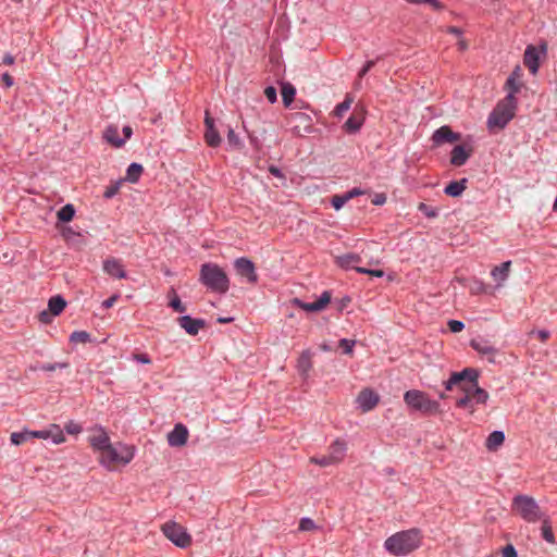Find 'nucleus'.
Segmentation results:
<instances>
[{
    "mask_svg": "<svg viewBox=\"0 0 557 557\" xmlns=\"http://www.w3.org/2000/svg\"><path fill=\"white\" fill-rule=\"evenodd\" d=\"M362 124H363L362 116L351 115L344 123L343 127L348 134H355L361 128Z\"/></svg>",
    "mask_w": 557,
    "mask_h": 557,
    "instance_id": "obj_33",
    "label": "nucleus"
},
{
    "mask_svg": "<svg viewBox=\"0 0 557 557\" xmlns=\"http://www.w3.org/2000/svg\"><path fill=\"white\" fill-rule=\"evenodd\" d=\"M356 271L358 273H362V274H369V275H372V276H376V277H382L384 275V272L382 270H371V269H367V268H356Z\"/></svg>",
    "mask_w": 557,
    "mask_h": 557,
    "instance_id": "obj_54",
    "label": "nucleus"
},
{
    "mask_svg": "<svg viewBox=\"0 0 557 557\" xmlns=\"http://www.w3.org/2000/svg\"><path fill=\"white\" fill-rule=\"evenodd\" d=\"M471 403H472L471 396L466 393V395L463 397H461L457 400L456 406L459 408H467L470 406Z\"/></svg>",
    "mask_w": 557,
    "mask_h": 557,
    "instance_id": "obj_55",
    "label": "nucleus"
},
{
    "mask_svg": "<svg viewBox=\"0 0 557 557\" xmlns=\"http://www.w3.org/2000/svg\"><path fill=\"white\" fill-rule=\"evenodd\" d=\"M502 552L504 557H517V550L511 544L506 545Z\"/></svg>",
    "mask_w": 557,
    "mask_h": 557,
    "instance_id": "obj_56",
    "label": "nucleus"
},
{
    "mask_svg": "<svg viewBox=\"0 0 557 557\" xmlns=\"http://www.w3.org/2000/svg\"><path fill=\"white\" fill-rule=\"evenodd\" d=\"M227 144L232 149H239L242 147V140L232 127L227 131Z\"/></svg>",
    "mask_w": 557,
    "mask_h": 557,
    "instance_id": "obj_40",
    "label": "nucleus"
},
{
    "mask_svg": "<svg viewBox=\"0 0 557 557\" xmlns=\"http://www.w3.org/2000/svg\"><path fill=\"white\" fill-rule=\"evenodd\" d=\"M75 215V208L72 203L63 206L57 213L58 220L61 222H70Z\"/></svg>",
    "mask_w": 557,
    "mask_h": 557,
    "instance_id": "obj_36",
    "label": "nucleus"
},
{
    "mask_svg": "<svg viewBox=\"0 0 557 557\" xmlns=\"http://www.w3.org/2000/svg\"><path fill=\"white\" fill-rule=\"evenodd\" d=\"M462 391L471 396L472 403L484 405L488 400V393L479 386V379L468 381L462 385Z\"/></svg>",
    "mask_w": 557,
    "mask_h": 557,
    "instance_id": "obj_13",
    "label": "nucleus"
},
{
    "mask_svg": "<svg viewBox=\"0 0 557 557\" xmlns=\"http://www.w3.org/2000/svg\"><path fill=\"white\" fill-rule=\"evenodd\" d=\"M94 432L89 437V444L94 450L102 454L111 445L110 437L102 426H96Z\"/></svg>",
    "mask_w": 557,
    "mask_h": 557,
    "instance_id": "obj_16",
    "label": "nucleus"
},
{
    "mask_svg": "<svg viewBox=\"0 0 557 557\" xmlns=\"http://www.w3.org/2000/svg\"><path fill=\"white\" fill-rule=\"evenodd\" d=\"M117 298H119V295H113V296L109 297L108 299H106V300L102 302V307H103L104 309H109V308H111V307L115 304V301L117 300Z\"/></svg>",
    "mask_w": 557,
    "mask_h": 557,
    "instance_id": "obj_60",
    "label": "nucleus"
},
{
    "mask_svg": "<svg viewBox=\"0 0 557 557\" xmlns=\"http://www.w3.org/2000/svg\"><path fill=\"white\" fill-rule=\"evenodd\" d=\"M32 438H48L50 436L49 431H30Z\"/></svg>",
    "mask_w": 557,
    "mask_h": 557,
    "instance_id": "obj_59",
    "label": "nucleus"
},
{
    "mask_svg": "<svg viewBox=\"0 0 557 557\" xmlns=\"http://www.w3.org/2000/svg\"><path fill=\"white\" fill-rule=\"evenodd\" d=\"M380 60V57L376 60H369L364 63V65L361 67V70L358 73V85L360 84V81L362 77L367 75V73L375 65L376 61Z\"/></svg>",
    "mask_w": 557,
    "mask_h": 557,
    "instance_id": "obj_46",
    "label": "nucleus"
},
{
    "mask_svg": "<svg viewBox=\"0 0 557 557\" xmlns=\"http://www.w3.org/2000/svg\"><path fill=\"white\" fill-rule=\"evenodd\" d=\"M297 368H298V371L302 375H307L308 374V372L312 368L311 351L310 350H304L301 352V355H300V357L298 358V361H297Z\"/></svg>",
    "mask_w": 557,
    "mask_h": 557,
    "instance_id": "obj_30",
    "label": "nucleus"
},
{
    "mask_svg": "<svg viewBox=\"0 0 557 557\" xmlns=\"http://www.w3.org/2000/svg\"><path fill=\"white\" fill-rule=\"evenodd\" d=\"M143 171H144V168L141 164L133 162L127 168L125 180L131 183H137Z\"/></svg>",
    "mask_w": 557,
    "mask_h": 557,
    "instance_id": "obj_34",
    "label": "nucleus"
},
{
    "mask_svg": "<svg viewBox=\"0 0 557 557\" xmlns=\"http://www.w3.org/2000/svg\"><path fill=\"white\" fill-rule=\"evenodd\" d=\"M360 261H361V258L357 253H346V255H343V256H339L336 258V263L345 270H348V269L356 270L357 267H355V264L359 263Z\"/></svg>",
    "mask_w": 557,
    "mask_h": 557,
    "instance_id": "obj_27",
    "label": "nucleus"
},
{
    "mask_svg": "<svg viewBox=\"0 0 557 557\" xmlns=\"http://www.w3.org/2000/svg\"><path fill=\"white\" fill-rule=\"evenodd\" d=\"M331 292L324 290L318 300L313 302H305L298 298L294 299V304L307 312H317L323 310L331 301Z\"/></svg>",
    "mask_w": 557,
    "mask_h": 557,
    "instance_id": "obj_14",
    "label": "nucleus"
},
{
    "mask_svg": "<svg viewBox=\"0 0 557 557\" xmlns=\"http://www.w3.org/2000/svg\"><path fill=\"white\" fill-rule=\"evenodd\" d=\"M541 521H542L541 531H542L543 539L550 544L555 543V536H554L548 517L544 516L543 519H541Z\"/></svg>",
    "mask_w": 557,
    "mask_h": 557,
    "instance_id": "obj_37",
    "label": "nucleus"
},
{
    "mask_svg": "<svg viewBox=\"0 0 557 557\" xmlns=\"http://www.w3.org/2000/svg\"><path fill=\"white\" fill-rule=\"evenodd\" d=\"M67 363H61V362H54V363H44L40 369L45 372H52L57 369H63L66 368Z\"/></svg>",
    "mask_w": 557,
    "mask_h": 557,
    "instance_id": "obj_49",
    "label": "nucleus"
},
{
    "mask_svg": "<svg viewBox=\"0 0 557 557\" xmlns=\"http://www.w3.org/2000/svg\"><path fill=\"white\" fill-rule=\"evenodd\" d=\"M379 400V395L370 388L362 389L357 397L358 407L363 412L372 410L377 405Z\"/></svg>",
    "mask_w": 557,
    "mask_h": 557,
    "instance_id": "obj_17",
    "label": "nucleus"
},
{
    "mask_svg": "<svg viewBox=\"0 0 557 557\" xmlns=\"http://www.w3.org/2000/svg\"><path fill=\"white\" fill-rule=\"evenodd\" d=\"M469 290L472 295L486 293V285L480 280H473L469 285Z\"/></svg>",
    "mask_w": 557,
    "mask_h": 557,
    "instance_id": "obj_42",
    "label": "nucleus"
},
{
    "mask_svg": "<svg viewBox=\"0 0 557 557\" xmlns=\"http://www.w3.org/2000/svg\"><path fill=\"white\" fill-rule=\"evenodd\" d=\"M91 341V336L86 331H75L70 335V342L74 344H85Z\"/></svg>",
    "mask_w": 557,
    "mask_h": 557,
    "instance_id": "obj_38",
    "label": "nucleus"
},
{
    "mask_svg": "<svg viewBox=\"0 0 557 557\" xmlns=\"http://www.w3.org/2000/svg\"><path fill=\"white\" fill-rule=\"evenodd\" d=\"M199 282L214 293L225 294L230 289L228 276L216 263L208 262L200 267Z\"/></svg>",
    "mask_w": 557,
    "mask_h": 557,
    "instance_id": "obj_2",
    "label": "nucleus"
},
{
    "mask_svg": "<svg viewBox=\"0 0 557 557\" xmlns=\"http://www.w3.org/2000/svg\"><path fill=\"white\" fill-rule=\"evenodd\" d=\"M134 359L143 364L151 363V358L147 354H136L134 355Z\"/></svg>",
    "mask_w": 557,
    "mask_h": 557,
    "instance_id": "obj_57",
    "label": "nucleus"
},
{
    "mask_svg": "<svg viewBox=\"0 0 557 557\" xmlns=\"http://www.w3.org/2000/svg\"><path fill=\"white\" fill-rule=\"evenodd\" d=\"M517 109V103L503 99L497 103L494 110L490 113L487 119V127L490 129H503L513 119Z\"/></svg>",
    "mask_w": 557,
    "mask_h": 557,
    "instance_id": "obj_6",
    "label": "nucleus"
},
{
    "mask_svg": "<svg viewBox=\"0 0 557 557\" xmlns=\"http://www.w3.org/2000/svg\"><path fill=\"white\" fill-rule=\"evenodd\" d=\"M447 324L451 333H459L465 329V323L459 320H449Z\"/></svg>",
    "mask_w": 557,
    "mask_h": 557,
    "instance_id": "obj_50",
    "label": "nucleus"
},
{
    "mask_svg": "<svg viewBox=\"0 0 557 557\" xmlns=\"http://www.w3.org/2000/svg\"><path fill=\"white\" fill-rule=\"evenodd\" d=\"M346 449L347 448L345 442L336 440L331 444L329 448V456L334 461V463H338L344 459Z\"/></svg>",
    "mask_w": 557,
    "mask_h": 557,
    "instance_id": "obj_25",
    "label": "nucleus"
},
{
    "mask_svg": "<svg viewBox=\"0 0 557 557\" xmlns=\"http://www.w3.org/2000/svg\"><path fill=\"white\" fill-rule=\"evenodd\" d=\"M345 194H346L347 199H348V201H349V200H350V199H352L354 197H357V196L362 195V194H363V191H362L360 188H357V187H356V188H352V189L348 190V191H347V193H345Z\"/></svg>",
    "mask_w": 557,
    "mask_h": 557,
    "instance_id": "obj_61",
    "label": "nucleus"
},
{
    "mask_svg": "<svg viewBox=\"0 0 557 557\" xmlns=\"http://www.w3.org/2000/svg\"><path fill=\"white\" fill-rule=\"evenodd\" d=\"M523 62L532 74H535L539 71V52L534 46L530 45L527 47Z\"/></svg>",
    "mask_w": 557,
    "mask_h": 557,
    "instance_id": "obj_24",
    "label": "nucleus"
},
{
    "mask_svg": "<svg viewBox=\"0 0 557 557\" xmlns=\"http://www.w3.org/2000/svg\"><path fill=\"white\" fill-rule=\"evenodd\" d=\"M346 202H348L346 194L334 195L331 199V205L335 210L342 209Z\"/></svg>",
    "mask_w": 557,
    "mask_h": 557,
    "instance_id": "obj_44",
    "label": "nucleus"
},
{
    "mask_svg": "<svg viewBox=\"0 0 557 557\" xmlns=\"http://www.w3.org/2000/svg\"><path fill=\"white\" fill-rule=\"evenodd\" d=\"M119 189H120V183L110 185L106 188V190L103 193V197L106 199H111L112 197H114L117 194Z\"/></svg>",
    "mask_w": 557,
    "mask_h": 557,
    "instance_id": "obj_52",
    "label": "nucleus"
},
{
    "mask_svg": "<svg viewBox=\"0 0 557 557\" xmlns=\"http://www.w3.org/2000/svg\"><path fill=\"white\" fill-rule=\"evenodd\" d=\"M103 271L114 278H126L127 274L121 260L115 258H109L103 261Z\"/></svg>",
    "mask_w": 557,
    "mask_h": 557,
    "instance_id": "obj_21",
    "label": "nucleus"
},
{
    "mask_svg": "<svg viewBox=\"0 0 557 557\" xmlns=\"http://www.w3.org/2000/svg\"><path fill=\"white\" fill-rule=\"evenodd\" d=\"M264 96L267 97L270 103H274L277 100V92L273 86H268L264 89Z\"/></svg>",
    "mask_w": 557,
    "mask_h": 557,
    "instance_id": "obj_53",
    "label": "nucleus"
},
{
    "mask_svg": "<svg viewBox=\"0 0 557 557\" xmlns=\"http://www.w3.org/2000/svg\"><path fill=\"white\" fill-rule=\"evenodd\" d=\"M168 297L170 299L169 301V306L176 312H185L186 311V306L183 305V302L181 301L178 295L176 294V290L171 287V289L169 290L168 293Z\"/></svg>",
    "mask_w": 557,
    "mask_h": 557,
    "instance_id": "obj_35",
    "label": "nucleus"
},
{
    "mask_svg": "<svg viewBox=\"0 0 557 557\" xmlns=\"http://www.w3.org/2000/svg\"><path fill=\"white\" fill-rule=\"evenodd\" d=\"M205 140L207 145L213 148L220 146L222 141L221 136L215 127L214 119L210 115L208 110L206 111L205 115Z\"/></svg>",
    "mask_w": 557,
    "mask_h": 557,
    "instance_id": "obj_15",
    "label": "nucleus"
},
{
    "mask_svg": "<svg viewBox=\"0 0 557 557\" xmlns=\"http://www.w3.org/2000/svg\"><path fill=\"white\" fill-rule=\"evenodd\" d=\"M65 307H66V301L60 295L52 296L48 300V310L50 311V313L52 315H59L64 310Z\"/></svg>",
    "mask_w": 557,
    "mask_h": 557,
    "instance_id": "obj_29",
    "label": "nucleus"
},
{
    "mask_svg": "<svg viewBox=\"0 0 557 557\" xmlns=\"http://www.w3.org/2000/svg\"><path fill=\"white\" fill-rule=\"evenodd\" d=\"M310 461L321 467L335 465L334 461L330 458L329 454L322 457H311Z\"/></svg>",
    "mask_w": 557,
    "mask_h": 557,
    "instance_id": "obj_45",
    "label": "nucleus"
},
{
    "mask_svg": "<svg viewBox=\"0 0 557 557\" xmlns=\"http://www.w3.org/2000/svg\"><path fill=\"white\" fill-rule=\"evenodd\" d=\"M480 372L474 368H465L460 372H453L447 381L444 382L446 391H451L454 386H458L462 391V385L468 381L479 379Z\"/></svg>",
    "mask_w": 557,
    "mask_h": 557,
    "instance_id": "obj_9",
    "label": "nucleus"
},
{
    "mask_svg": "<svg viewBox=\"0 0 557 557\" xmlns=\"http://www.w3.org/2000/svg\"><path fill=\"white\" fill-rule=\"evenodd\" d=\"M51 313L50 311L48 310H44L39 313V321L42 322V323H49L50 322V318H51Z\"/></svg>",
    "mask_w": 557,
    "mask_h": 557,
    "instance_id": "obj_64",
    "label": "nucleus"
},
{
    "mask_svg": "<svg viewBox=\"0 0 557 557\" xmlns=\"http://www.w3.org/2000/svg\"><path fill=\"white\" fill-rule=\"evenodd\" d=\"M164 535L176 546L185 548L190 545V535L176 522H166L162 527Z\"/></svg>",
    "mask_w": 557,
    "mask_h": 557,
    "instance_id": "obj_8",
    "label": "nucleus"
},
{
    "mask_svg": "<svg viewBox=\"0 0 557 557\" xmlns=\"http://www.w3.org/2000/svg\"><path fill=\"white\" fill-rule=\"evenodd\" d=\"M505 441V433L503 431H493L486 438L485 446L488 450L494 451Z\"/></svg>",
    "mask_w": 557,
    "mask_h": 557,
    "instance_id": "obj_28",
    "label": "nucleus"
},
{
    "mask_svg": "<svg viewBox=\"0 0 557 557\" xmlns=\"http://www.w3.org/2000/svg\"><path fill=\"white\" fill-rule=\"evenodd\" d=\"M352 100L350 98H346L343 102L338 103L334 109V114L337 117H342L345 112H347L351 106Z\"/></svg>",
    "mask_w": 557,
    "mask_h": 557,
    "instance_id": "obj_43",
    "label": "nucleus"
},
{
    "mask_svg": "<svg viewBox=\"0 0 557 557\" xmlns=\"http://www.w3.org/2000/svg\"><path fill=\"white\" fill-rule=\"evenodd\" d=\"M30 431H22V432H13L11 434L10 441L13 445H21L25 442L32 440V436L29 434Z\"/></svg>",
    "mask_w": 557,
    "mask_h": 557,
    "instance_id": "obj_39",
    "label": "nucleus"
},
{
    "mask_svg": "<svg viewBox=\"0 0 557 557\" xmlns=\"http://www.w3.org/2000/svg\"><path fill=\"white\" fill-rule=\"evenodd\" d=\"M404 401L411 409L423 414H437L441 412V405L437 400L431 399L426 393L419 389L407 391Z\"/></svg>",
    "mask_w": 557,
    "mask_h": 557,
    "instance_id": "obj_3",
    "label": "nucleus"
},
{
    "mask_svg": "<svg viewBox=\"0 0 557 557\" xmlns=\"http://www.w3.org/2000/svg\"><path fill=\"white\" fill-rule=\"evenodd\" d=\"M234 268L238 275L245 277L248 283L256 284L258 275L256 273V267L253 262L245 257L237 258L234 262Z\"/></svg>",
    "mask_w": 557,
    "mask_h": 557,
    "instance_id": "obj_10",
    "label": "nucleus"
},
{
    "mask_svg": "<svg viewBox=\"0 0 557 557\" xmlns=\"http://www.w3.org/2000/svg\"><path fill=\"white\" fill-rule=\"evenodd\" d=\"M177 322L187 334L193 336L197 335L206 325V321L203 319H197L190 315H182L177 319Z\"/></svg>",
    "mask_w": 557,
    "mask_h": 557,
    "instance_id": "obj_19",
    "label": "nucleus"
},
{
    "mask_svg": "<svg viewBox=\"0 0 557 557\" xmlns=\"http://www.w3.org/2000/svg\"><path fill=\"white\" fill-rule=\"evenodd\" d=\"M422 535L419 529L397 532L384 542L385 549L394 556H406L421 545Z\"/></svg>",
    "mask_w": 557,
    "mask_h": 557,
    "instance_id": "obj_1",
    "label": "nucleus"
},
{
    "mask_svg": "<svg viewBox=\"0 0 557 557\" xmlns=\"http://www.w3.org/2000/svg\"><path fill=\"white\" fill-rule=\"evenodd\" d=\"M317 529V525L314 521L310 518H302L299 522V530L300 531H312Z\"/></svg>",
    "mask_w": 557,
    "mask_h": 557,
    "instance_id": "obj_47",
    "label": "nucleus"
},
{
    "mask_svg": "<svg viewBox=\"0 0 557 557\" xmlns=\"http://www.w3.org/2000/svg\"><path fill=\"white\" fill-rule=\"evenodd\" d=\"M467 183H468V180L467 178H461L459 181H451L445 188H444V193L447 195V196H450V197H459L461 196V194L465 191V189L467 188Z\"/></svg>",
    "mask_w": 557,
    "mask_h": 557,
    "instance_id": "obj_26",
    "label": "nucleus"
},
{
    "mask_svg": "<svg viewBox=\"0 0 557 557\" xmlns=\"http://www.w3.org/2000/svg\"><path fill=\"white\" fill-rule=\"evenodd\" d=\"M520 88L521 84L519 81H513V78H507L505 83V89L508 91V94L504 99L517 103L515 95L520 91Z\"/></svg>",
    "mask_w": 557,
    "mask_h": 557,
    "instance_id": "obj_32",
    "label": "nucleus"
},
{
    "mask_svg": "<svg viewBox=\"0 0 557 557\" xmlns=\"http://www.w3.org/2000/svg\"><path fill=\"white\" fill-rule=\"evenodd\" d=\"M269 172L275 176V177H278V178H284V174L283 172L275 165H270L269 166Z\"/></svg>",
    "mask_w": 557,
    "mask_h": 557,
    "instance_id": "obj_62",
    "label": "nucleus"
},
{
    "mask_svg": "<svg viewBox=\"0 0 557 557\" xmlns=\"http://www.w3.org/2000/svg\"><path fill=\"white\" fill-rule=\"evenodd\" d=\"M512 509L516 510L523 520L530 523H535L544 517L539 504L533 497L528 495L515 496L512 499Z\"/></svg>",
    "mask_w": 557,
    "mask_h": 557,
    "instance_id": "obj_5",
    "label": "nucleus"
},
{
    "mask_svg": "<svg viewBox=\"0 0 557 557\" xmlns=\"http://www.w3.org/2000/svg\"><path fill=\"white\" fill-rule=\"evenodd\" d=\"M82 426L81 424L74 422V421H70L65 424V431L69 433V434H72V435H76L78 433L82 432Z\"/></svg>",
    "mask_w": 557,
    "mask_h": 557,
    "instance_id": "obj_51",
    "label": "nucleus"
},
{
    "mask_svg": "<svg viewBox=\"0 0 557 557\" xmlns=\"http://www.w3.org/2000/svg\"><path fill=\"white\" fill-rule=\"evenodd\" d=\"M281 95L284 106L288 108L294 101L296 88L290 83H283L281 87Z\"/></svg>",
    "mask_w": 557,
    "mask_h": 557,
    "instance_id": "obj_31",
    "label": "nucleus"
},
{
    "mask_svg": "<svg viewBox=\"0 0 557 557\" xmlns=\"http://www.w3.org/2000/svg\"><path fill=\"white\" fill-rule=\"evenodd\" d=\"M511 268V261H505L499 265H496L491 271V276L496 282V287H503L504 283L509 277Z\"/></svg>",
    "mask_w": 557,
    "mask_h": 557,
    "instance_id": "obj_22",
    "label": "nucleus"
},
{
    "mask_svg": "<svg viewBox=\"0 0 557 557\" xmlns=\"http://www.w3.org/2000/svg\"><path fill=\"white\" fill-rule=\"evenodd\" d=\"M287 121L295 136L304 137L313 131L312 119L307 113L294 112L288 116Z\"/></svg>",
    "mask_w": 557,
    "mask_h": 557,
    "instance_id": "obj_7",
    "label": "nucleus"
},
{
    "mask_svg": "<svg viewBox=\"0 0 557 557\" xmlns=\"http://www.w3.org/2000/svg\"><path fill=\"white\" fill-rule=\"evenodd\" d=\"M386 201V197L384 194H377L375 195L374 199L372 200V203L375 206H382Z\"/></svg>",
    "mask_w": 557,
    "mask_h": 557,
    "instance_id": "obj_63",
    "label": "nucleus"
},
{
    "mask_svg": "<svg viewBox=\"0 0 557 557\" xmlns=\"http://www.w3.org/2000/svg\"><path fill=\"white\" fill-rule=\"evenodd\" d=\"M103 139L114 148H121L125 145V138L120 137L119 127L113 124L106 127Z\"/></svg>",
    "mask_w": 557,
    "mask_h": 557,
    "instance_id": "obj_23",
    "label": "nucleus"
},
{
    "mask_svg": "<svg viewBox=\"0 0 557 557\" xmlns=\"http://www.w3.org/2000/svg\"><path fill=\"white\" fill-rule=\"evenodd\" d=\"M431 139L434 146H441L445 143H455L460 140L461 134L454 132L448 125H443L434 131Z\"/></svg>",
    "mask_w": 557,
    "mask_h": 557,
    "instance_id": "obj_12",
    "label": "nucleus"
},
{
    "mask_svg": "<svg viewBox=\"0 0 557 557\" xmlns=\"http://www.w3.org/2000/svg\"><path fill=\"white\" fill-rule=\"evenodd\" d=\"M355 344V341L348 338H342L338 343L339 347L343 348V351L347 355L352 352Z\"/></svg>",
    "mask_w": 557,
    "mask_h": 557,
    "instance_id": "obj_48",
    "label": "nucleus"
},
{
    "mask_svg": "<svg viewBox=\"0 0 557 557\" xmlns=\"http://www.w3.org/2000/svg\"><path fill=\"white\" fill-rule=\"evenodd\" d=\"M1 81L7 88L12 87L14 84L13 77L8 72L2 74Z\"/></svg>",
    "mask_w": 557,
    "mask_h": 557,
    "instance_id": "obj_58",
    "label": "nucleus"
},
{
    "mask_svg": "<svg viewBox=\"0 0 557 557\" xmlns=\"http://www.w3.org/2000/svg\"><path fill=\"white\" fill-rule=\"evenodd\" d=\"M418 210L429 219H433L438 215V210L436 208L431 207L424 202L419 203Z\"/></svg>",
    "mask_w": 557,
    "mask_h": 557,
    "instance_id": "obj_41",
    "label": "nucleus"
},
{
    "mask_svg": "<svg viewBox=\"0 0 557 557\" xmlns=\"http://www.w3.org/2000/svg\"><path fill=\"white\" fill-rule=\"evenodd\" d=\"M188 430L182 424L177 423L173 430L168 434V443L171 447H181L187 443Z\"/></svg>",
    "mask_w": 557,
    "mask_h": 557,
    "instance_id": "obj_18",
    "label": "nucleus"
},
{
    "mask_svg": "<svg viewBox=\"0 0 557 557\" xmlns=\"http://www.w3.org/2000/svg\"><path fill=\"white\" fill-rule=\"evenodd\" d=\"M472 153L473 148L471 146L457 145L450 152V163L455 166H461L467 163Z\"/></svg>",
    "mask_w": 557,
    "mask_h": 557,
    "instance_id": "obj_20",
    "label": "nucleus"
},
{
    "mask_svg": "<svg viewBox=\"0 0 557 557\" xmlns=\"http://www.w3.org/2000/svg\"><path fill=\"white\" fill-rule=\"evenodd\" d=\"M134 447L117 443L110 445L102 454H100V463L110 469L116 465H127L134 458Z\"/></svg>",
    "mask_w": 557,
    "mask_h": 557,
    "instance_id": "obj_4",
    "label": "nucleus"
},
{
    "mask_svg": "<svg viewBox=\"0 0 557 557\" xmlns=\"http://www.w3.org/2000/svg\"><path fill=\"white\" fill-rule=\"evenodd\" d=\"M470 346L482 357H485L488 362H496L498 349L495 346H493L488 341L483 338L472 339L470 342Z\"/></svg>",
    "mask_w": 557,
    "mask_h": 557,
    "instance_id": "obj_11",
    "label": "nucleus"
}]
</instances>
